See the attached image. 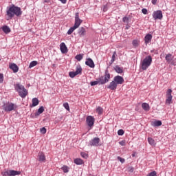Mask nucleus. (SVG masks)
<instances>
[{"label":"nucleus","instance_id":"obj_26","mask_svg":"<svg viewBox=\"0 0 176 176\" xmlns=\"http://www.w3.org/2000/svg\"><path fill=\"white\" fill-rule=\"evenodd\" d=\"M148 142L150 144V145H152V146H155L156 145L155 140H153L152 138H148Z\"/></svg>","mask_w":176,"mask_h":176},{"label":"nucleus","instance_id":"obj_56","mask_svg":"<svg viewBox=\"0 0 176 176\" xmlns=\"http://www.w3.org/2000/svg\"><path fill=\"white\" fill-rule=\"evenodd\" d=\"M48 2H50L49 0H45V1H44V3H48Z\"/></svg>","mask_w":176,"mask_h":176},{"label":"nucleus","instance_id":"obj_38","mask_svg":"<svg viewBox=\"0 0 176 176\" xmlns=\"http://www.w3.org/2000/svg\"><path fill=\"white\" fill-rule=\"evenodd\" d=\"M100 85V80L98 81H91L90 82L91 86H96V85Z\"/></svg>","mask_w":176,"mask_h":176},{"label":"nucleus","instance_id":"obj_35","mask_svg":"<svg viewBox=\"0 0 176 176\" xmlns=\"http://www.w3.org/2000/svg\"><path fill=\"white\" fill-rule=\"evenodd\" d=\"M75 58L78 60V61H80L82 60V59L83 58V55L82 54H78L75 56Z\"/></svg>","mask_w":176,"mask_h":176},{"label":"nucleus","instance_id":"obj_7","mask_svg":"<svg viewBox=\"0 0 176 176\" xmlns=\"http://www.w3.org/2000/svg\"><path fill=\"white\" fill-rule=\"evenodd\" d=\"M153 19L154 20H162L163 19V12L162 10H157L153 12Z\"/></svg>","mask_w":176,"mask_h":176},{"label":"nucleus","instance_id":"obj_41","mask_svg":"<svg viewBox=\"0 0 176 176\" xmlns=\"http://www.w3.org/2000/svg\"><path fill=\"white\" fill-rule=\"evenodd\" d=\"M63 107L67 111H69V104H68V102L64 103Z\"/></svg>","mask_w":176,"mask_h":176},{"label":"nucleus","instance_id":"obj_6","mask_svg":"<svg viewBox=\"0 0 176 176\" xmlns=\"http://www.w3.org/2000/svg\"><path fill=\"white\" fill-rule=\"evenodd\" d=\"M20 174H21V171L14 170H5L3 172H1L2 176H16L20 175Z\"/></svg>","mask_w":176,"mask_h":176},{"label":"nucleus","instance_id":"obj_27","mask_svg":"<svg viewBox=\"0 0 176 176\" xmlns=\"http://www.w3.org/2000/svg\"><path fill=\"white\" fill-rule=\"evenodd\" d=\"M116 57V52H114L113 53L112 57H111V60L109 62V65H112V64H113V63L115 62V58Z\"/></svg>","mask_w":176,"mask_h":176},{"label":"nucleus","instance_id":"obj_54","mask_svg":"<svg viewBox=\"0 0 176 176\" xmlns=\"http://www.w3.org/2000/svg\"><path fill=\"white\" fill-rule=\"evenodd\" d=\"M151 53H155V54H157V52L155 50H151Z\"/></svg>","mask_w":176,"mask_h":176},{"label":"nucleus","instance_id":"obj_58","mask_svg":"<svg viewBox=\"0 0 176 176\" xmlns=\"http://www.w3.org/2000/svg\"><path fill=\"white\" fill-rule=\"evenodd\" d=\"M132 156H133V157H134L135 155H134V154H133V155H132Z\"/></svg>","mask_w":176,"mask_h":176},{"label":"nucleus","instance_id":"obj_49","mask_svg":"<svg viewBox=\"0 0 176 176\" xmlns=\"http://www.w3.org/2000/svg\"><path fill=\"white\" fill-rule=\"evenodd\" d=\"M142 12L143 13V14H148V10H146V8H143L142 10Z\"/></svg>","mask_w":176,"mask_h":176},{"label":"nucleus","instance_id":"obj_52","mask_svg":"<svg viewBox=\"0 0 176 176\" xmlns=\"http://www.w3.org/2000/svg\"><path fill=\"white\" fill-rule=\"evenodd\" d=\"M151 2L153 5H156V3H157V0H152Z\"/></svg>","mask_w":176,"mask_h":176},{"label":"nucleus","instance_id":"obj_5","mask_svg":"<svg viewBox=\"0 0 176 176\" xmlns=\"http://www.w3.org/2000/svg\"><path fill=\"white\" fill-rule=\"evenodd\" d=\"M111 79V74H109V72L108 70H106L104 72V75L103 76H101L99 78V82H100V85H105V83H108L109 82V80Z\"/></svg>","mask_w":176,"mask_h":176},{"label":"nucleus","instance_id":"obj_57","mask_svg":"<svg viewBox=\"0 0 176 176\" xmlns=\"http://www.w3.org/2000/svg\"><path fill=\"white\" fill-rule=\"evenodd\" d=\"M52 68H56V64L52 65Z\"/></svg>","mask_w":176,"mask_h":176},{"label":"nucleus","instance_id":"obj_19","mask_svg":"<svg viewBox=\"0 0 176 176\" xmlns=\"http://www.w3.org/2000/svg\"><path fill=\"white\" fill-rule=\"evenodd\" d=\"M38 160L43 162H46V156H45V153H43V152L38 153Z\"/></svg>","mask_w":176,"mask_h":176},{"label":"nucleus","instance_id":"obj_12","mask_svg":"<svg viewBox=\"0 0 176 176\" xmlns=\"http://www.w3.org/2000/svg\"><path fill=\"white\" fill-rule=\"evenodd\" d=\"M85 64L90 68H94V67H96V65L94 64V61H93V59H91V58H88L87 59V60L85 61Z\"/></svg>","mask_w":176,"mask_h":176},{"label":"nucleus","instance_id":"obj_44","mask_svg":"<svg viewBox=\"0 0 176 176\" xmlns=\"http://www.w3.org/2000/svg\"><path fill=\"white\" fill-rule=\"evenodd\" d=\"M147 176H157L156 171L153 170L151 173H148Z\"/></svg>","mask_w":176,"mask_h":176},{"label":"nucleus","instance_id":"obj_10","mask_svg":"<svg viewBox=\"0 0 176 176\" xmlns=\"http://www.w3.org/2000/svg\"><path fill=\"white\" fill-rule=\"evenodd\" d=\"M100 138H94L89 142V145L91 146H100Z\"/></svg>","mask_w":176,"mask_h":176},{"label":"nucleus","instance_id":"obj_42","mask_svg":"<svg viewBox=\"0 0 176 176\" xmlns=\"http://www.w3.org/2000/svg\"><path fill=\"white\" fill-rule=\"evenodd\" d=\"M81 156L84 158V159H87V157H89V155H87V153H85L84 152H81L80 153Z\"/></svg>","mask_w":176,"mask_h":176},{"label":"nucleus","instance_id":"obj_33","mask_svg":"<svg viewBox=\"0 0 176 176\" xmlns=\"http://www.w3.org/2000/svg\"><path fill=\"white\" fill-rule=\"evenodd\" d=\"M173 101V96H166V104H170Z\"/></svg>","mask_w":176,"mask_h":176},{"label":"nucleus","instance_id":"obj_15","mask_svg":"<svg viewBox=\"0 0 176 176\" xmlns=\"http://www.w3.org/2000/svg\"><path fill=\"white\" fill-rule=\"evenodd\" d=\"M60 49L61 51V53H68V48L67 47V45H65V43H61L60 45Z\"/></svg>","mask_w":176,"mask_h":176},{"label":"nucleus","instance_id":"obj_22","mask_svg":"<svg viewBox=\"0 0 176 176\" xmlns=\"http://www.w3.org/2000/svg\"><path fill=\"white\" fill-rule=\"evenodd\" d=\"M114 70L117 74H123V67H120L119 65H116L114 67Z\"/></svg>","mask_w":176,"mask_h":176},{"label":"nucleus","instance_id":"obj_37","mask_svg":"<svg viewBox=\"0 0 176 176\" xmlns=\"http://www.w3.org/2000/svg\"><path fill=\"white\" fill-rule=\"evenodd\" d=\"M123 23H126V24H129V21H130V19L127 16H124L122 19Z\"/></svg>","mask_w":176,"mask_h":176},{"label":"nucleus","instance_id":"obj_14","mask_svg":"<svg viewBox=\"0 0 176 176\" xmlns=\"http://www.w3.org/2000/svg\"><path fill=\"white\" fill-rule=\"evenodd\" d=\"M10 69H12L14 72V74H16V72H19V66L16 65V63H11L10 64Z\"/></svg>","mask_w":176,"mask_h":176},{"label":"nucleus","instance_id":"obj_4","mask_svg":"<svg viewBox=\"0 0 176 176\" xmlns=\"http://www.w3.org/2000/svg\"><path fill=\"white\" fill-rule=\"evenodd\" d=\"M3 109L5 112H11V111H16L17 109V105L14 103L8 102L3 105Z\"/></svg>","mask_w":176,"mask_h":176},{"label":"nucleus","instance_id":"obj_8","mask_svg":"<svg viewBox=\"0 0 176 176\" xmlns=\"http://www.w3.org/2000/svg\"><path fill=\"white\" fill-rule=\"evenodd\" d=\"M95 119L91 116H88L86 118V123L89 127H93L94 126Z\"/></svg>","mask_w":176,"mask_h":176},{"label":"nucleus","instance_id":"obj_31","mask_svg":"<svg viewBox=\"0 0 176 176\" xmlns=\"http://www.w3.org/2000/svg\"><path fill=\"white\" fill-rule=\"evenodd\" d=\"M36 65H38V61L36 60H33L32 61L30 65H29V68H32L35 67Z\"/></svg>","mask_w":176,"mask_h":176},{"label":"nucleus","instance_id":"obj_32","mask_svg":"<svg viewBox=\"0 0 176 176\" xmlns=\"http://www.w3.org/2000/svg\"><path fill=\"white\" fill-rule=\"evenodd\" d=\"M76 30V28L74 27V26L70 28L69 29V30L67 31V35H71V34H72V32H74V31Z\"/></svg>","mask_w":176,"mask_h":176},{"label":"nucleus","instance_id":"obj_9","mask_svg":"<svg viewBox=\"0 0 176 176\" xmlns=\"http://www.w3.org/2000/svg\"><path fill=\"white\" fill-rule=\"evenodd\" d=\"M82 23H83V21H82L79 18V12L76 13V15H75V23H74V26L76 28H79V25H80V24H82Z\"/></svg>","mask_w":176,"mask_h":176},{"label":"nucleus","instance_id":"obj_45","mask_svg":"<svg viewBox=\"0 0 176 176\" xmlns=\"http://www.w3.org/2000/svg\"><path fill=\"white\" fill-rule=\"evenodd\" d=\"M118 134L119 135H123V134H124V131H123V129H119L118 131Z\"/></svg>","mask_w":176,"mask_h":176},{"label":"nucleus","instance_id":"obj_1","mask_svg":"<svg viewBox=\"0 0 176 176\" xmlns=\"http://www.w3.org/2000/svg\"><path fill=\"white\" fill-rule=\"evenodd\" d=\"M6 14L10 19H13L14 16L20 17V16L23 14V11H21V8L20 7L12 4L7 8Z\"/></svg>","mask_w":176,"mask_h":176},{"label":"nucleus","instance_id":"obj_40","mask_svg":"<svg viewBox=\"0 0 176 176\" xmlns=\"http://www.w3.org/2000/svg\"><path fill=\"white\" fill-rule=\"evenodd\" d=\"M133 46L137 47L138 46V40H133L132 42Z\"/></svg>","mask_w":176,"mask_h":176},{"label":"nucleus","instance_id":"obj_13","mask_svg":"<svg viewBox=\"0 0 176 176\" xmlns=\"http://www.w3.org/2000/svg\"><path fill=\"white\" fill-rule=\"evenodd\" d=\"M78 34L80 38L86 36V29L83 27L80 28L78 30Z\"/></svg>","mask_w":176,"mask_h":176},{"label":"nucleus","instance_id":"obj_25","mask_svg":"<svg viewBox=\"0 0 176 176\" xmlns=\"http://www.w3.org/2000/svg\"><path fill=\"white\" fill-rule=\"evenodd\" d=\"M75 164H77L78 166H80V164H83V160L80 158H76L74 160Z\"/></svg>","mask_w":176,"mask_h":176},{"label":"nucleus","instance_id":"obj_16","mask_svg":"<svg viewBox=\"0 0 176 176\" xmlns=\"http://www.w3.org/2000/svg\"><path fill=\"white\" fill-rule=\"evenodd\" d=\"M118 84H116L114 80L111 81L107 86V89H110V90H116Z\"/></svg>","mask_w":176,"mask_h":176},{"label":"nucleus","instance_id":"obj_11","mask_svg":"<svg viewBox=\"0 0 176 176\" xmlns=\"http://www.w3.org/2000/svg\"><path fill=\"white\" fill-rule=\"evenodd\" d=\"M113 81L116 83V85H123L124 82V79L120 76H116L114 77Z\"/></svg>","mask_w":176,"mask_h":176},{"label":"nucleus","instance_id":"obj_24","mask_svg":"<svg viewBox=\"0 0 176 176\" xmlns=\"http://www.w3.org/2000/svg\"><path fill=\"white\" fill-rule=\"evenodd\" d=\"M142 108L144 111H149L151 109L149 104L145 102L142 104Z\"/></svg>","mask_w":176,"mask_h":176},{"label":"nucleus","instance_id":"obj_43","mask_svg":"<svg viewBox=\"0 0 176 176\" xmlns=\"http://www.w3.org/2000/svg\"><path fill=\"white\" fill-rule=\"evenodd\" d=\"M127 171L129 173H133L134 172V168L133 166H129L127 168Z\"/></svg>","mask_w":176,"mask_h":176},{"label":"nucleus","instance_id":"obj_29","mask_svg":"<svg viewBox=\"0 0 176 176\" xmlns=\"http://www.w3.org/2000/svg\"><path fill=\"white\" fill-rule=\"evenodd\" d=\"M102 112H104V109L101 107H98L96 108V113H98V115H102Z\"/></svg>","mask_w":176,"mask_h":176},{"label":"nucleus","instance_id":"obj_39","mask_svg":"<svg viewBox=\"0 0 176 176\" xmlns=\"http://www.w3.org/2000/svg\"><path fill=\"white\" fill-rule=\"evenodd\" d=\"M171 93H173V90L171 89H168L166 92V97H173V95H171Z\"/></svg>","mask_w":176,"mask_h":176},{"label":"nucleus","instance_id":"obj_2","mask_svg":"<svg viewBox=\"0 0 176 176\" xmlns=\"http://www.w3.org/2000/svg\"><path fill=\"white\" fill-rule=\"evenodd\" d=\"M14 89L16 91L19 93V96L21 97V98H25L28 95V91L25 87L19 83L14 85Z\"/></svg>","mask_w":176,"mask_h":176},{"label":"nucleus","instance_id":"obj_34","mask_svg":"<svg viewBox=\"0 0 176 176\" xmlns=\"http://www.w3.org/2000/svg\"><path fill=\"white\" fill-rule=\"evenodd\" d=\"M61 170H63V173H67L69 171V168L67 166H63L61 167Z\"/></svg>","mask_w":176,"mask_h":176},{"label":"nucleus","instance_id":"obj_36","mask_svg":"<svg viewBox=\"0 0 176 176\" xmlns=\"http://www.w3.org/2000/svg\"><path fill=\"white\" fill-rule=\"evenodd\" d=\"M76 75H78L76 72H70L69 73V76H70V78H75V76H76Z\"/></svg>","mask_w":176,"mask_h":176},{"label":"nucleus","instance_id":"obj_20","mask_svg":"<svg viewBox=\"0 0 176 176\" xmlns=\"http://www.w3.org/2000/svg\"><path fill=\"white\" fill-rule=\"evenodd\" d=\"M1 30L4 32V34H9L12 31L10 30V28H9V26H8L6 25H5L3 27H1Z\"/></svg>","mask_w":176,"mask_h":176},{"label":"nucleus","instance_id":"obj_21","mask_svg":"<svg viewBox=\"0 0 176 176\" xmlns=\"http://www.w3.org/2000/svg\"><path fill=\"white\" fill-rule=\"evenodd\" d=\"M32 105H30V107L32 108L34 107H36V105H38L39 104V100H38L37 98H34L32 100Z\"/></svg>","mask_w":176,"mask_h":176},{"label":"nucleus","instance_id":"obj_53","mask_svg":"<svg viewBox=\"0 0 176 176\" xmlns=\"http://www.w3.org/2000/svg\"><path fill=\"white\" fill-rule=\"evenodd\" d=\"M60 1V2H61V3L65 4L67 3V0H58Z\"/></svg>","mask_w":176,"mask_h":176},{"label":"nucleus","instance_id":"obj_55","mask_svg":"<svg viewBox=\"0 0 176 176\" xmlns=\"http://www.w3.org/2000/svg\"><path fill=\"white\" fill-rule=\"evenodd\" d=\"M129 28H130V25H126V30H129Z\"/></svg>","mask_w":176,"mask_h":176},{"label":"nucleus","instance_id":"obj_47","mask_svg":"<svg viewBox=\"0 0 176 176\" xmlns=\"http://www.w3.org/2000/svg\"><path fill=\"white\" fill-rule=\"evenodd\" d=\"M118 160H119L121 163H124V162H126V160H124V158H122L121 157H117Z\"/></svg>","mask_w":176,"mask_h":176},{"label":"nucleus","instance_id":"obj_30","mask_svg":"<svg viewBox=\"0 0 176 176\" xmlns=\"http://www.w3.org/2000/svg\"><path fill=\"white\" fill-rule=\"evenodd\" d=\"M77 75H80L82 74V67L77 66L76 68V72Z\"/></svg>","mask_w":176,"mask_h":176},{"label":"nucleus","instance_id":"obj_18","mask_svg":"<svg viewBox=\"0 0 176 176\" xmlns=\"http://www.w3.org/2000/svg\"><path fill=\"white\" fill-rule=\"evenodd\" d=\"M152 34H148L144 37V42L146 45H148L152 41Z\"/></svg>","mask_w":176,"mask_h":176},{"label":"nucleus","instance_id":"obj_28","mask_svg":"<svg viewBox=\"0 0 176 176\" xmlns=\"http://www.w3.org/2000/svg\"><path fill=\"white\" fill-rule=\"evenodd\" d=\"M172 54H166V57H165V60L167 61V63H170V61L173 60L172 57Z\"/></svg>","mask_w":176,"mask_h":176},{"label":"nucleus","instance_id":"obj_17","mask_svg":"<svg viewBox=\"0 0 176 176\" xmlns=\"http://www.w3.org/2000/svg\"><path fill=\"white\" fill-rule=\"evenodd\" d=\"M43 112H45V108L43 107V106H41L39 107L38 111L34 113L35 118H38V116H39L41 113H43Z\"/></svg>","mask_w":176,"mask_h":176},{"label":"nucleus","instance_id":"obj_3","mask_svg":"<svg viewBox=\"0 0 176 176\" xmlns=\"http://www.w3.org/2000/svg\"><path fill=\"white\" fill-rule=\"evenodd\" d=\"M151 64H152V56H147L144 58L142 62L140 63V68L143 71H146L149 67H151Z\"/></svg>","mask_w":176,"mask_h":176},{"label":"nucleus","instance_id":"obj_50","mask_svg":"<svg viewBox=\"0 0 176 176\" xmlns=\"http://www.w3.org/2000/svg\"><path fill=\"white\" fill-rule=\"evenodd\" d=\"M0 83H3V74H0Z\"/></svg>","mask_w":176,"mask_h":176},{"label":"nucleus","instance_id":"obj_48","mask_svg":"<svg viewBox=\"0 0 176 176\" xmlns=\"http://www.w3.org/2000/svg\"><path fill=\"white\" fill-rule=\"evenodd\" d=\"M41 134H46V128H45V127L41 128Z\"/></svg>","mask_w":176,"mask_h":176},{"label":"nucleus","instance_id":"obj_46","mask_svg":"<svg viewBox=\"0 0 176 176\" xmlns=\"http://www.w3.org/2000/svg\"><path fill=\"white\" fill-rule=\"evenodd\" d=\"M119 144L121 146H126V140H122L119 142Z\"/></svg>","mask_w":176,"mask_h":176},{"label":"nucleus","instance_id":"obj_23","mask_svg":"<svg viewBox=\"0 0 176 176\" xmlns=\"http://www.w3.org/2000/svg\"><path fill=\"white\" fill-rule=\"evenodd\" d=\"M151 125L153 127H159V126H162V121L160 120H155L151 122Z\"/></svg>","mask_w":176,"mask_h":176},{"label":"nucleus","instance_id":"obj_51","mask_svg":"<svg viewBox=\"0 0 176 176\" xmlns=\"http://www.w3.org/2000/svg\"><path fill=\"white\" fill-rule=\"evenodd\" d=\"M108 10V6L107 5L103 7V12H107Z\"/></svg>","mask_w":176,"mask_h":176}]
</instances>
